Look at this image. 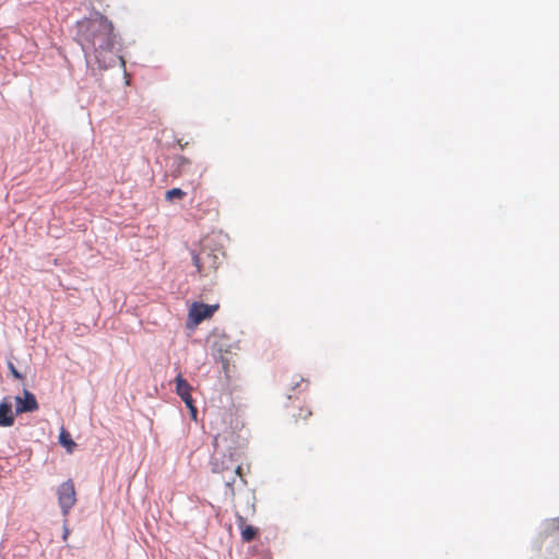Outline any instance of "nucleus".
<instances>
[{"mask_svg": "<svg viewBox=\"0 0 559 559\" xmlns=\"http://www.w3.org/2000/svg\"><path fill=\"white\" fill-rule=\"evenodd\" d=\"M312 415L309 407H300L298 413H294L293 417L296 424L306 421Z\"/></svg>", "mask_w": 559, "mask_h": 559, "instance_id": "obj_11", "label": "nucleus"}, {"mask_svg": "<svg viewBox=\"0 0 559 559\" xmlns=\"http://www.w3.org/2000/svg\"><path fill=\"white\" fill-rule=\"evenodd\" d=\"M176 393L181 397L187 407L190 409L193 419H197V407L194 406L193 399L191 396V385L187 380L179 373L176 379Z\"/></svg>", "mask_w": 559, "mask_h": 559, "instance_id": "obj_4", "label": "nucleus"}, {"mask_svg": "<svg viewBox=\"0 0 559 559\" xmlns=\"http://www.w3.org/2000/svg\"><path fill=\"white\" fill-rule=\"evenodd\" d=\"M304 382H305V380H304V379H300V382H298V381H297V382H295L293 388H294V389H296L297 386H299V385H300L301 383H304Z\"/></svg>", "mask_w": 559, "mask_h": 559, "instance_id": "obj_16", "label": "nucleus"}, {"mask_svg": "<svg viewBox=\"0 0 559 559\" xmlns=\"http://www.w3.org/2000/svg\"><path fill=\"white\" fill-rule=\"evenodd\" d=\"M192 258L198 273L203 277H212L222 264L224 253L219 249H213L207 245H203L200 251L194 253Z\"/></svg>", "mask_w": 559, "mask_h": 559, "instance_id": "obj_2", "label": "nucleus"}, {"mask_svg": "<svg viewBox=\"0 0 559 559\" xmlns=\"http://www.w3.org/2000/svg\"><path fill=\"white\" fill-rule=\"evenodd\" d=\"M186 195V192L182 191L181 189L179 188H174L171 190H168L166 192V200L168 201H173L175 199H182L183 197Z\"/></svg>", "mask_w": 559, "mask_h": 559, "instance_id": "obj_12", "label": "nucleus"}, {"mask_svg": "<svg viewBox=\"0 0 559 559\" xmlns=\"http://www.w3.org/2000/svg\"><path fill=\"white\" fill-rule=\"evenodd\" d=\"M9 369L15 379H17V380L23 379V376L16 370V368L14 367V365L12 362H9Z\"/></svg>", "mask_w": 559, "mask_h": 559, "instance_id": "obj_14", "label": "nucleus"}, {"mask_svg": "<svg viewBox=\"0 0 559 559\" xmlns=\"http://www.w3.org/2000/svg\"><path fill=\"white\" fill-rule=\"evenodd\" d=\"M57 493H58V502L61 508L62 514L68 515L70 513V510L76 503V492H75L74 483L71 479L62 483L58 487Z\"/></svg>", "mask_w": 559, "mask_h": 559, "instance_id": "obj_3", "label": "nucleus"}, {"mask_svg": "<svg viewBox=\"0 0 559 559\" xmlns=\"http://www.w3.org/2000/svg\"><path fill=\"white\" fill-rule=\"evenodd\" d=\"M14 420L10 397H4L0 402V427H11L14 425Z\"/></svg>", "mask_w": 559, "mask_h": 559, "instance_id": "obj_7", "label": "nucleus"}, {"mask_svg": "<svg viewBox=\"0 0 559 559\" xmlns=\"http://www.w3.org/2000/svg\"><path fill=\"white\" fill-rule=\"evenodd\" d=\"M229 468H230V465L224 466V462L219 463V462L216 461V462L213 463L212 471L214 473H222L223 474V473L229 471Z\"/></svg>", "mask_w": 559, "mask_h": 559, "instance_id": "obj_13", "label": "nucleus"}, {"mask_svg": "<svg viewBox=\"0 0 559 559\" xmlns=\"http://www.w3.org/2000/svg\"><path fill=\"white\" fill-rule=\"evenodd\" d=\"M236 519H237V526L240 530V535H241L242 540L245 543L252 542L258 535V528L252 525H248L246 518L238 513L236 514Z\"/></svg>", "mask_w": 559, "mask_h": 559, "instance_id": "obj_8", "label": "nucleus"}, {"mask_svg": "<svg viewBox=\"0 0 559 559\" xmlns=\"http://www.w3.org/2000/svg\"><path fill=\"white\" fill-rule=\"evenodd\" d=\"M78 39L86 53H93L100 68L114 66L116 44L112 23L102 14L78 22Z\"/></svg>", "mask_w": 559, "mask_h": 559, "instance_id": "obj_1", "label": "nucleus"}, {"mask_svg": "<svg viewBox=\"0 0 559 559\" xmlns=\"http://www.w3.org/2000/svg\"><path fill=\"white\" fill-rule=\"evenodd\" d=\"M59 441L68 449L69 452H72V449L75 447V442L72 440L70 433L66 430L60 432Z\"/></svg>", "mask_w": 559, "mask_h": 559, "instance_id": "obj_10", "label": "nucleus"}, {"mask_svg": "<svg viewBox=\"0 0 559 559\" xmlns=\"http://www.w3.org/2000/svg\"><path fill=\"white\" fill-rule=\"evenodd\" d=\"M189 144L188 141H186L185 143H182V140H178V145L180 146V148H183L185 146H187Z\"/></svg>", "mask_w": 559, "mask_h": 559, "instance_id": "obj_15", "label": "nucleus"}, {"mask_svg": "<svg viewBox=\"0 0 559 559\" xmlns=\"http://www.w3.org/2000/svg\"><path fill=\"white\" fill-rule=\"evenodd\" d=\"M229 472H233L235 475L225 479V484L226 486L231 490L234 491V485L236 483V477L239 478L240 483L242 485H246L247 481L243 477V474H242V467L241 465L237 464V465H230V468H229Z\"/></svg>", "mask_w": 559, "mask_h": 559, "instance_id": "obj_9", "label": "nucleus"}, {"mask_svg": "<svg viewBox=\"0 0 559 559\" xmlns=\"http://www.w3.org/2000/svg\"><path fill=\"white\" fill-rule=\"evenodd\" d=\"M218 309V305H205L194 302L189 310V319L194 324H200L203 320L211 318Z\"/></svg>", "mask_w": 559, "mask_h": 559, "instance_id": "obj_5", "label": "nucleus"}, {"mask_svg": "<svg viewBox=\"0 0 559 559\" xmlns=\"http://www.w3.org/2000/svg\"><path fill=\"white\" fill-rule=\"evenodd\" d=\"M38 407L35 395L28 390L23 391V397L15 396L16 414L35 412Z\"/></svg>", "mask_w": 559, "mask_h": 559, "instance_id": "obj_6", "label": "nucleus"}]
</instances>
